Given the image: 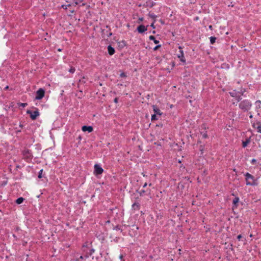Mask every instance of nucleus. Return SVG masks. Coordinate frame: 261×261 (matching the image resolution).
<instances>
[{"instance_id": "7c9ffc66", "label": "nucleus", "mask_w": 261, "mask_h": 261, "mask_svg": "<svg viewBox=\"0 0 261 261\" xmlns=\"http://www.w3.org/2000/svg\"><path fill=\"white\" fill-rule=\"evenodd\" d=\"M161 45H157L154 48V50H156L158 48V47H159Z\"/></svg>"}, {"instance_id": "9d476101", "label": "nucleus", "mask_w": 261, "mask_h": 261, "mask_svg": "<svg viewBox=\"0 0 261 261\" xmlns=\"http://www.w3.org/2000/svg\"><path fill=\"white\" fill-rule=\"evenodd\" d=\"M82 130L84 132H88V133H91L93 131V128L91 126H83L82 127Z\"/></svg>"}, {"instance_id": "5701e85b", "label": "nucleus", "mask_w": 261, "mask_h": 261, "mask_svg": "<svg viewBox=\"0 0 261 261\" xmlns=\"http://www.w3.org/2000/svg\"><path fill=\"white\" fill-rule=\"evenodd\" d=\"M18 105L20 107H22L23 108L25 107L27 105V103H18Z\"/></svg>"}, {"instance_id": "2eb2a0df", "label": "nucleus", "mask_w": 261, "mask_h": 261, "mask_svg": "<svg viewBox=\"0 0 261 261\" xmlns=\"http://www.w3.org/2000/svg\"><path fill=\"white\" fill-rule=\"evenodd\" d=\"M140 205L139 203H134L132 205V208L135 210H138L139 209Z\"/></svg>"}, {"instance_id": "72a5a7b5", "label": "nucleus", "mask_w": 261, "mask_h": 261, "mask_svg": "<svg viewBox=\"0 0 261 261\" xmlns=\"http://www.w3.org/2000/svg\"><path fill=\"white\" fill-rule=\"evenodd\" d=\"M119 258L122 259V258H123V255L122 254H121L120 256H119Z\"/></svg>"}, {"instance_id": "6e6552de", "label": "nucleus", "mask_w": 261, "mask_h": 261, "mask_svg": "<svg viewBox=\"0 0 261 261\" xmlns=\"http://www.w3.org/2000/svg\"><path fill=\"white\" fill-rule=\"evenodd\" d=\"M179 48L180 49L179 51H180V54H178L177 55V57L178 58L180 59V60L184 62V63H185L186 62V60L185 59V57H184V52L183 51L181 50V46H179Z\"/></svg>"}, {"instance_id": "dca6fc26", "label": "nucleus", "mask_w": 261, "mask_h": 261, "mask_svg": "<svg viewBox=\"0 0 261 261\" xmlns=\"http://www.w3.org/2000/svg\"><path fill=\"white\" fill-rule=\"evenodd\" d=\"M255 107L256 109H260L261 108V101L260 100H257L255 103Z\"/></svg>"}, {"instance_id": "7ed1b4c3", "label": "nucleus", "mask_w": 261, "mask_h": 261, "mask_svg": "<svg viewBox=\"0 0 261 261\" xmlns=\"http://www.w3.org/2000/svg\"><path fill=\"white\" fill-rule=\"evenodd\" d=\"M44 96V90L40 88L37 91L35 99L37 100L41 99Z\"/></svg>"}, {"instance_id": "c756f323", "label": "nucleus", "mask_w": 261, "mask_h": 261, "mask_svg": "<svg viewBox=\"0 0 261 261\" xmlns=\"http://www.w3.org/2000/svg\"><path fill=\"white\" fill-rule=\"evenodd\" d=\"M242 238V236L241 234L238 236L237 238L239 240H240L241 238Z\"/></svg>"}, {"instance_id": "bb28decb", "label": "nucleus", "mask_w": 261, "mask_h": 261, "mask_svg": "<svg viewBox=\"0 0 261 261\" xmlns=\"http://www.w3.org/2000/svg\"><path fill=\"white\" fill-rule=\"evenodd\" d=\"M256 160L255 159H252L251 161V163L252 164H255L256 163Z\"/></svg>"}, {"instance_id": "f03ea898", "label": "nucleus", "mask_w": 261, "mask_h": 261, "mask_svg": "<svg viewBox=\"0 0 261 261\" xmlns=\"http://www.w3.org/2000/svg\"><path fill=\"white\" fill-rule=\"evenodd\" d=\"M239 107L244 112L248 111L252 107V103L249 100L245 99L241 101L239 105Z\"/></svg>"}, {"instance_id": "a211bd4d", "label": "nucleus", "mask_w": 261, "mask_h": 261, "mask_svg": "<svg viewBox=\"0 0 261 261\" xmlns=\"http://www.w3.org/2000/svg\"><path fill=\"white\" fill-rule=\"evenodd\" d=\"M24 201V198H22V197H19L18 198L17 200H16V202L19 204H21L23 202V201Z\"/></svg>"}, {"instance_id": "4be33fe9", "label": "nucleus", "mask_w": 261, "mask_h": 261, "mask_svg": "<svg viewBox=\"0 0 261 261\" xmlns=\"http://www.w3.org/2000/svg\"><path fill=\"white\" fill-rule=\"evenodd\" d=\"M75 69L74 67H71L70 68V69L69 70V72L71 73H73L75 72Z\"/></svg>"}, {"instance_id": "412c9836", "label": "nucleus", "mask_w": 261, "mask_h": 261, "mask_svg": "<svg viewBox=\"0 0 261 261\" xmlns=\"http://www.w3.org/2000/svg\"><path fill=\"white\" fill-rule=\"evenodd\" d=\"M42 172H43V169H41L39 171V174L38 175V177L39 178H41L42 177Z\"/></svg>"}, {"instance_id": "e433bc0d", "label": "nucleus", "mask_w": 261, "mask_h": 261, "mask_svg": "<svg viewBox=\"0 0 261 261\" xmlns=\"http://www.w3.org/2000/svg\"><path fill=\"white\" fill-rule=\"evenodd\" d=\"M8 86H7L6 87L5 89H8Z\"/></svg>"}, {"instance_id": "a878e982", "label": "nucleus", "mask_w": 261, "mask_h": 261, "mask_svg": "<svg viewBox=\"0 0 261 261\" xmlns=\"http://www.w3.org/2000/svg\"><path fill=\"white\" fill-rule=\"evenodd\" d=\"M120 77H125L126 76V74L124 72H122L120 74Z\"/></svg>"}, {"instance_id": "4c0bfd02", "label": "nucleus", "mask_w": 261, "mask_h": 261, "mask_svg": "<svg viewBox=\"0 0 261 261\" xmlns=\"http://www.w3.org/2000/svg\"><path fill=\"white\" fill-rule=\"evenodd\" d=\"M209 28H210V29H211V28H212V26H211V25H210V26L209 27Z\"/></svg>"}, {"instance_id": "0eeeda50", "label": "nucleus", "mask_w": 261, "mask_h": 261, "mask_svg": "<svg viewBox=\"0 0 261 261\" xmlns=\"http://www.w3.org/2000/svg\"><path fill=\"white\" fill-rule=\"evenodd\" d=\"M252 126L257 130L258 133H261V123L259 122L253 123Z\"/></svg>"}, {"instance_id": "ddd939ff", "label": "nucleus", "mask_w": 261, "mask_h": 261, "mask_svg": "<svg viewBox=\"0 0 261 261\" xmlns=\"http://www.w3.org/2000/svg\"><path fill=\"white\" fill-rule=\"evenodd\" d=\"M108 53L110 55L112 56L115 53V49L114 48L112 47L111 45H109L108 47Z\"/></svg>"}, {"instance_id": "cd10ccee", "label": "nucleus", "mask_w": 261, "mask_h": 261, "mask_svg": "<svg viewBox=\"0 0 261 261\" xmlns=\"http://www.w3.org/2000/svg\"><path fill=\"white\" fill-rule=\"evenodd\" d=\"M202 137L204 138H206L207 137V135L205 133L203 134Z\"/></svg>"}, {"instance_id": "4468645a", "label": "nucleus", "mask_w": 261, "mask_h": 261, "mask_svg": "<svg viewBox=\"0 0 261 261\" xmlns=\"http://www.w3.org/2000/svg\"><path fill=\"white\" fill-rule=\"evenodd\" d=\"M250 141L249 139H247L245 141H243L242 143L243 147H246L247 145L250 143Z\"/></svg>"}, {"instance_id": "b1692460", "label": "nucleus", "mask_w": 261, "mask_h": 261, "mask_svg": "<svg viewBox=\"0 0 261 261\" xmlns=\"http://www.w3.org/2000/svg\"><path fill=\"white\" fill-rule=\"evenodd\" d=\"M239 198L238 197H236L233 200V203L234 204H236L237 203H238L239 202Z\"/></svg>"}, {"instance_id": "f3484780", "label": "nucleus", "mask_w": 261, "mask_h": 261, "mask_svg": "<svg viewBox=\"0 0 261 261\" xmlns=\"http://www.w3.org/2000/svg\"><path fill=\"white\" fill-rule=\"evenodd\" d=\"M149 39L150 40H153L155 44H158L159 43V41L155 39V37L153 36H150Z\"/></svg>"}, {"instance_id": "f8f14e48", "label": "nucleus", "mask_w": 261, "mask_h": 261, "mask_svg": "<svg viewBox=\"0 0 261 261\" xmlns=\"http://www.w3.org/2000/svg\"><path fill=\"white\" fill-rule=\"evenodd\" d=\"M69 2L70 3L68 6H70L71 4L77 5L78 4L84 1L85 0H68Z\"/></svg>"}, {"instance_id": "f257e3e1", "label": "nucleus", "mask_w": 261, "mask_h": 261, "mask_svg": "<svg viewBox=\"0 0 261 261\" xmlns=\"http://www.w3.org/2000/svg\"><path fill=\"white\" fill-rule=\"evenodd\" d=\"M245 176L246 184L247 186H257L258 183L253 176L250 173L246 172L244 174Z\"/></svg>"}, {"instance_id": "39448f33", "label": "nucleus", "mask_w": 261, "mask_h": 261, "mask_svg": "<svg viewBox=\"0 0 261 261\" xmlns=\"http://www.w3.org/2000/svg\"><path fill=\"white\" fill-rule=\"evenodd\" d=\"M229 94L232 97L236 98L237 101H239L242 99L240 97L239 93L234 90L230 92Z\"/></svg>"}, {"instance_id": "aec40b11", "label": "nucleus", "mask_w": 261, "mask_h": 261, "mask_svg": "<svg viewBox=\"0 0 261 261\" xmlns=\"http://www.w3.org/2000/svg\"><path fill=\"white\" fill-rule=\"evenodd\" d=\"M210 42L212 44H214L216 40V38L215 37H211L210 38Z\"/></svg>"}, {"instance_id": "c9c22d12", "label": "nucleus", "mask_w": 261, "mask_h": 261, "mask_svg": "<svg viewBox=\"0 0 261 261\" xmlns=\"http://www.w3.org/2000/svg\"><path fill=\"white\" fill-rule=\"evenodd\" d=\"M83 256L81 255V256H80V259H83Z\"/></svg>"}, {"instance_id": "6ab92c4d", "label": "nucleus", "mask_w": 261, "mask_h": 261, "mask_svg": "<svg viewBox=\"0 0 261 261\" xmlns=\"http://www.w3.org/2000/svg\"><path fill=\"white\" fill-rule=\"evenodd\" d=\"M158 115H157L155 114H152L151 115V120L154 121V120H158Z\"/></svg>"}, {"instance_id": "1a4fd4ad", "label": "nucleus", "mask_w": 261, "mask_h": 261, "mask_svg": "<svg viewBox=\"0 0 261 261\" xmlns=\"http://www.w3.org/2000/svg\"><path fill=\"white\" fill-rule=\"evenodd\" d=\"M153 111L154 112V114L160 116L162 115L163 113L161 111L160 109L157 107V106L155 105L152 106Z\"/></svg>"}, {"instance_id": "f704fd0d", "label": "nucleus", "mask_w": 261, "mask_h": 261, "mask_svg": "<svg viewBox=\"0 0 261 261\" xmlns=\"http://www.w3.org/2000/svg\"><path fill=\"white\" fill-rule=\"evenodd\" d=\"M249 117H250V118H252L253 117L252 115H251H251L249 116Z\"/></svg>"}, {"instance_id": "20e7f679", "label": "nucleus", "mask_w": 261, "mask_h": 261, "mask_svg": "<svg viewBox=\"0 0 261 261\" xmlns=\"http://www.w3.org/2000/svg\"><path fill=\"white\" fill-rule=\"evenodd\" d=\"M27 113L30 115V117L32 120L36 119L37 117L39 115V113L38 111L32 112L31 111L28 110L27 111Z\"/></svg>"}, {"instance_id": "423d86ee", "label": "nucleus", "mask_w": 261, "mask_h": 261, "mask_svg": "<svg viewBox=\"0 0 261 261\" xmlns=\"http://www.w3.org/2000/svg\"><path fill=\"white\" fill-rule=\"evenodd\" d=\"M103 171V169L99 165H94V172L96 174H101Z\"/></svg>"}, {"instance_id": "473e14b6", "label": "nucleus", "mask_w": 261, "mask_h": 261, "mask_svg": "<svg viewBox=\"0 0 261 261\" xmlns=\"http://www.w3.org/2000/svg\"><path fill=\"white\" fill-rule=\"evenodd\" d=\"M151 27H152L153 28H154V22L151 24Z\"/></svg>"}, {"instance_id": "393cba45", "label": "nucleus", "mask_w": 261, "mask_h": 261, "mask_svg": "<svg viewBox=\"0 0 261 261\" xmlns=\"http://www.w3.org/2000/svg\"><path fill=\"white\" fill-rule=\"evenodd\" d=\"M149 17L153 19H155V18L156 17V16L153 14H149Z\"/></svg>"}, {"instance_id": "9b49d317", "label": "nucleus", "mask_w": 261, "mask_h": 261, "mask_svg": "<svg viewBox=\"0 0 261 261\" xmlns=\"http://www.w3.org/2000/svg\"><path fill=\"white\" fill-rule=\"evenodd\" d=\"M137 31L140 33H142L147 31L146 28L143 25H140L138 27Z\"/></svg>"}, {"instance_id": "c85d7f7f", "label": "nucleus", "mask_w": 261, "mask_h": 261, "mask_svg": "<svg viewBox=\"0 0 261 261\" xmlns=\"http://www.w3.org/2000/svg\"><path fill=\"white\" fill-rule=\"evenodd\" d=\"M114 102H115V103H117L118 102V98H115L114 99Z\"/></svg>"}, {"instance_id": "2f4dec72", "label": "nucleus", "mask_w": 261, "mask_h": 261, "mask_svg": "<svg viewBox=\"0 0 261 261\" xmlns=\"http://www.w3.org/2000/svg\"><path fill=\"white\" fill-rule=\"evenodd\" d=\"M147 183H145V184H144V185L143 186V188H145V187L147 186Z\"/></svg>"}]
</instances>
